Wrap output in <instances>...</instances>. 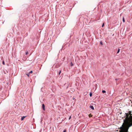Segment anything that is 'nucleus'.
<instances>
[{"label": "nucleus", "mask_w": 132, "mask_h": 132, "mask_svg": "<svg viewBox=\"0 0 132 132\" xmlns=\"http://www.w3.org/2000/svg\"><path fill=\"white\" fill-rule=\"evenodd\" d=\"M42 108L44 110H45V106L44 104H42Z\"/></svg>", "instance_id": "nucleus-1"}, {"label": "nucleus", "mask_w": 132, "mask_h": 132, "mask_svg": "<svg viewBox=\"0 0 132 132\" xmlns=\"http://www.w3.org/2000/svg\"><path fill=\"white\" fill-rule=\"evenodd\" d=\"M26 117V116H23V117H22L21 118V120H23Z\"/></svg>", "instance_id": "nucleus-2"}, {"label": "nucleus", "mask_w": 132, "mask_h": 132, "mask_svg": "<svg viewBox=\"0 0 132 132\" xmlns=\"http://www.w3.org/2000/svg\"><path fill=\"white\" fill-rule=\"evenodd\" d=\"M90 108H91L93 110H94V109L93 106H92V105L90 106Z\"/></svg>", "instance_id": "nucleus-3"}, {"label": "nucleus", "mask_w": 132, "mask_h": 132, "mask_svg": "<svg viewBox=\"0 0 132 132\" xmlns=\"http://www.w3.org/2000/svg\"><path fill=\"white\" fill-rule=\"evenodd\" d=\"M73 65V64L72 62H71L70 63V66H72Z\"/></svg>", "instance_id": "nucleus-4"}, {"label": "nucleus", "mask_w": 132, "mask_h": 132, "mask_svg": "<svg viewBox=\"0 0 132 132\" xmlns=\"http://www.w3.org/2000/svg\"><path fill=\"white\" fill-rule=\"evenodd\" d=\"M120 50V49H118V51L117 52V53H118L119 52Z\"/></svg>", "instance_id": "nucleus-5"}, {"label": "nucleus", "mask_w": 132, "mask_h": 132, "mask_svg": "<svg viewBox=\"0 0 132 132\" xmlns=\"http://www.w3.org/2000/svg\"><path fill=\"white\" fill-rule=\"evenodd\" d=\"M89 95L90 97H91L92 95V93H90L89 94Z\"/></svg>", "instance_id": "nucleus-6"}, {"label": "nucleus", "mask_w": 132, "mask_h": 132, "mask_svg": "<svg viewBox=\"0 0 132 132\" xmlns=\"http://www.w3.org/2000/svg\"><path fill=\"white\" fill-rule=\"evenodd\" d=\"M102 92L103 93H105L106 92V91L105 90H103L102 91Z\"/></svg>", "instance_id": "nucleus-7"}, {"label": "nucleus", "mask_w": 132, "mask_h": 132, "mask_svg": "<svg viewBox=\"0 0 132 132\" xmlns=\"http://www.w3.org/2000/svg\"><path fill=\"white\" fill-rule=\"evenodd\" d=\"M2 63L4 65H5V62H4V61H3L2 62Z\"/></svg>", "instance_id": "nucleus-8"}, {"label": "nucleus", "mask_w": 132, "mask_h": 132, "mask_svg": "<svg viewBox=\"0 0 132 132\" xmlns=\"http://www.w3.org/2000/svg\"><path fill=\"white\" fill-rule=\"evenodd\" d=\"M89 117H92V115H91L90 114L89 115Z\"/></svg>", "instance_id": "nucleus-9"}, {"label": "nucleus", "mask_w": 132, "mask_h": 132, "mask_svg": "<svg viewBox=\"0 0 132 132\" xmlns=\"http://www.w3.org/2000/svg\"><path fill=\"white\" fill-rule=\"evenodd\" d=\"M123 22H125V20L124 18H123Z\"/></svg>", "instance_id": "nucleus-10"}, {"label": "nucleus", "mask_w": 132, "mask_h": 132, "mask_svg": "<svg viewBox=\"0 0 132 132\" xmlns=\"http://www.w3.org/2000/svg\"><path fill=\"white\" fill-rule=\"evenodd\" d=\"M32 71H30L29 72V73L30 74V73H32Z\"/></svg>", "instance_id": "nucleus-11"}, {"label": "nucleus", "mask_w": 132, "mask_h": 132, "mask_svg": "<svg viewBox=\"0 0 132 132\" xmlns=\"http://www.w3.org/2000/svg\"><path fill=\"white\" fill-rule=\"evenodd\" d=\"M100 43L101 45H103L102 42H100Z\"/></svg>", "instance_id": "nucleus-12"}, {"label": "nucleus", "mask_w": 132, "mask_h": 132, "mask_svg": "<svg viewBox=\"0 0 132 132\" xmlns=\"http://www.w3.org/2000/svg\"><path fill=\"white\" fill-rule=\"evenodd\" d=\"M28 52H26V55H27V54H28Z\"/></svg>", "instance_id": "nucleus-13"}, {"label": "nucleus", "mask_w": 132, "mask_h": 132, "mask_svg": "<svg viewBox=\"0 0 132 132\" xmlns=\"http://www.w3.org/2000/svg\"><path fill=\"white\" fill-rule=\"evenodd\" d=\"M104 25V23H103L102 26V27H103Z\"/></svg>", "instance_id": "nucleus-14"}, {"label": "nucleus", "mask_w": 132, "mask_h": 132, "mask_svg": "<svg viewBox=\"0 0 132 132\" xmlns=\"http://www.w3.org/2000/svg\"><path fill=\"white\" fill-rule=\"evenodd\" d=\"M29 73L27 74H26V75L28 76V77L29 76Z\"/></svg>", "instance_id": "nucleus-15"}, {"label": "nucleus", "mask_w": 132, "mask_h": 132, "mask_svg": "<svg viewBox=\"0 0 132 132\" xmlns=\"http://www.w3.org/2000/svg\"><path fill=\"white\" fill-rule=\"evenodd\" d=\"M61 72V71H60V72H59V75L60 74V73Z\"/></svg>", "instance_id": "nucleus-16"}, {"label": "nucleus", "mask_w": 132, "mask_h": 132, "mask_svg": "<svg viewBox=\"0 0 132 132\" xmlns=\"http://www.w3.org/2000/svg\"><path fill=\"white\" fill-rule=\"evenodd\" d=\"M66 130H65L64 131H63V132H66Z\"/></svg>", "instance_id": "nucleus-17"}, {"label": "nucleus", "mask_w": 132, "mask_h": 132, "mask_svg": "<svg viewBox=\"0 0 132 132\" xmlns=\"http://www.w3.org/2000/svg\"><path fill=\"white\" fill-rule=\"evenodd\" d=\"M71 116H70L69 119H71Z\"/></svg>", "instance_id": "nucleus-18"}, {"label": "nucleus", "mask_w": 132, "mask_h": 132, "mask_svg": "<svg viewBox=\"0 0 132 132\" xmlns=\"http://www.w3.org/2000/svg\"><path fill=\"white\" fill-rule=\"evenodd\" d=\"M72 99H73V100H74L75 99V98L74 97H73V98H72Z\"/></svg>", "instance_id": "nucleus-19"}]
</instances>
